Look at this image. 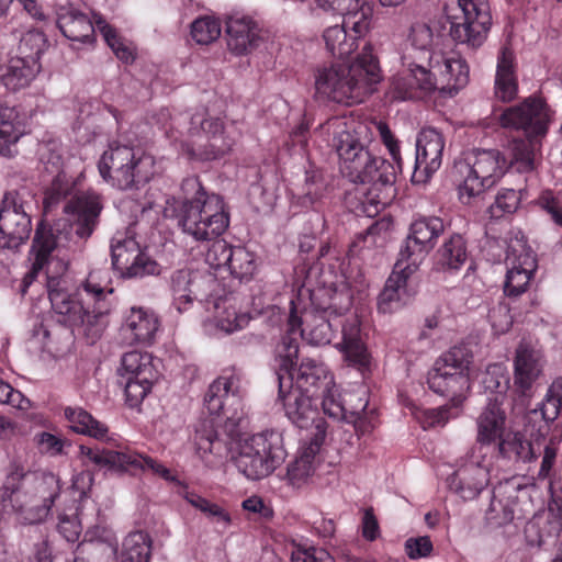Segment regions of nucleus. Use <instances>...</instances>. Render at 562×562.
<instances>
[{
	"mask_svg": "<svg viewBox=\"0 0 562 562\" xmlns=\"http://www.w3.org/2000/svg\"><path fill=\"white\" fill-rule=\"evenodd\" d=\"M102 210L101 196L87 191L76 194L65 204L64 212L70 218L59 220L54 225L41 221L30 250L32 267L25 277V280H34L45 269L48 297L57 322L70 328L71 333L77 330L83 335L89 344L99 340L106 328L111 302H92L81 293L77 296L68 293L65 279L68 263L54 260L52 254L59 247L82 248L95 231Z\"/></svg>",
	"mask_w": 562,
	"mask_h": 562,
	"instance_id": "obj_1",
	"label": "nucleus"
},
{
	"mask_svg": "<svg viewBox=\"0 0 562 562\" xmlns=\"http://www.w3.org/2000/svg\"><path fill=\"white\" fill-rule=\"evenodd\" d=\"M289 315L288 325L290 331L300 330L301 336L311 345L325 346L330 344L334 328L341 326L342 340L338 345L346 361L364 372L370 366V353L362 341L360 321L356 314L340 318L350 310L351 296L348 292L337 293L331 296V302L323 308H315L305 314L302 321L294 311V303Z\"/></svg>",
	"mask_w": 562,
	"mask_h": 562,
	"instance_id": "obj_2",
	"label": "nucleus"
},
{
	"mask_svg": "<svg viewBox=\"0 0 562 562\" xmlns=\"http://www.w3.org/2000/svg\"><path fill=\"white\" fill-rule=\"evenodd\" d=\"M241 373L235 368L225 370L214 380L205 395L204 405L210 416L199 419L194 429V443L202 459L213 456L217 460L228 457L235 440L237 413L229 415L227 405L240 404Z\"/></svg>",
	"mask_w": 562,
	"mask_h": 562,
	"instance_id": "obj_3",
	"label": "nucleus"
},
{
	"mask_svg": "<svg viewBox=\"0 0 562 562\" xmlns=\"http://www.w3.org/2000/svg\"><path fill=\"white\" fill-rule=\"evenodd\" d=\"M60 492V480L54 473L29 471L12 461L0 488V499L10 503L22 522L33 525L49 516Z\"/></svg>",
	"mask_w": 562,
	"mask_h": 562,
	"instance_id": "obj_4",
	"label": "nucleus"
},
{
	"mask_svg": "<svg viewBox=\"0 0 562 562\" xmlns=\"http://www.w3.org/2000/svg\"><path fill=\"white\" fill-rule=\"evenodd\" d=\"M381 80L380 67L366 44L362 53L349 66L333 65L315 72L316 97L322 100L352 105L361 103Z\"/></svg>",
	"mask_w": 562,
	"mask_h": 562,
	"instance_id": "obj_5",
	"label": "nucleus"
},
{
	"mask_svg": "<svg viewBox=\"0 0 562 562\" xmlns=\"http://www.w3.org/2000/svg\"><path fill=\"white\" fill-rule=\"evenodd\" d=\"M182 201L177 210L178 224L198 241H211L229 225V214L221 195L207 193L199 177H187L181 182Z\"/></svg>",
	"mask_w": 562,
	"mask_h": 562,
	"instance_id": "obj_6",
	"label": "nucleus"
},
{
	"mask_svg": "<svg viewBox=\"0 0 562 562\" xmlns=\"http://www.w3.org/2000/svg\"><path fill=\"white\" fill-rule=\"evenodd\" d=\"M98 170L102 179L120 190L137 188L154 175V161L134 147L112 143L101 155Z\"/></svg>",
	"mask_w": 562,
	"mask_h": 562,
	"instance_id": "obj_7",
	"label": "nucleus"
},
{
	"mask_svg": "<svg viewBox=\"0 0 562 562\" xmlns=\"http://www.w3.org/2000/svg\"><path fill=\"white\" fill-rule=\"evenodd\" d=\"M285 457L282 434L265 430L239 442L233 462L248 480L257 481L270 475Z\"/></svg>",
	"mask_w": 562,
	"mask_h": 562,
	"instance_id": "obj_8",
	"label": "nucleus"
},
{
	"mask_svg": "<svg viewBox=\"0 0 562 562\" xmlns=\"http://www.w3.org/2000/svg\"><path fill=\"white\" fill-rule=\"evenodd\" d=\"M449 35L457 45L475 50L486 41L492 25L487 0H445Z\"/></svg>",
	"mask_w": 562,
	"mask_h": 562,
	"instance_id": "obj_9",
	"label": "nucleus"
},
{
	"mask_svg": "<svg viewBox=\"0 0 562 562\" xmlns=\"http://www.w3.org/2000/svg\"><path fill=\"white\" fill-rule=\"evenodd\" d=\"M358 157L342 176L350 182L370 184L367 201L374 206H385L395 194L396 168L386 159L373 155L364 145Z\"/></svg>",
	"mask_w": 562,
	"mask_h": 562,
	"instance_id": "obj_10",
	"label": "nucleus"
},
{
	"mask_svg": "<svg viewBox=\"0 0 562 562\" xmlns=\"http://www.w3.org/2000/svg\"><path fill=\"white\" fill-rule=\"evenodd\" d=\"M461 173H465L459 186V194L467 203L492 188L506 171V159L498 149H475L460 165Z\"/></svg>",
	"mask_w": 562,
	"mask_h": 562,
	"instance_id": "obj_11",
	"label": "nucleus"
},
{
	"mask_svg": "<svg viewBox=\"0 0 562 562\" xmlns=\"http://www.w3.org/2000/svg\"><path fill=\"white\" fill-rule=\"evenodd\" d=\"M498 124L505 130L522 132L525 136L543 138L550 124L549 108L542 98L530 95L503 110Z\"/></svg>",
	"mask_w": 562,
	"mask_h": 562,
	"instance_id": "obj_12",
	"label": "nucleus"
},
{
	"mask_svg": "<svg viewBox=\"0 0 562 562\" xmlns=\"http://www.w3.org/2000/svg\"><path fill=\"white\" fill-rule=\"evenodd\" d=\"M25 190L8 191L0 207V248L14 250L30 237L31 217L24 209Z\"/></svg>",
	"mask_w": 562,
	"mask_h": 562,
	"instance_id": "obj_13",
	"label": "nucleus"
},
{
	"mask_svg": "<svg viewBox=\"0 0 562 562\" xmlns=\"http://www.w3.org/2000/svg\"><path fill=\"white\" fill-rule=\"evenodd\" d=\"M111 257L113 268L124 279L158 276L161 271L159 263L142 251L139 244L133 237L114 238L111 245Z\"/></svg>",
	"mask_w": 562,
	"mask_h": 562,
	"instance_id": "obj_14",
	"label": "nucleus"
},
{
	"mask_svg": "<svg viewBox=\"0 0 562 562\" xmlns=\"http://www.w3.org/2000/svg\"><path fill=\"white\" fill-rule=\"evenodd\" d=\"M321 127L331 136L329 144L339 157V167L342 173L357 159L358 149L364 146L360 139V134L361 130H366V126L356 124L353 120L334 116L328 119Z\"/></svg>",
	"mask_w": 562,
	"mask_h": 562,
	"instance_id": "obj_15",
	"label": "nucleus"
},
{
	"mask_svg": "<svg viewBox=\"0 0 562 562\" xmlns=\"http://www.w3.org/2000/svg\"><path fill=\"white\" fill-rule=\"evenodd\" d=\"M278 398L282 402L285 415L293 425L300 429H307L315 424L317 429L315 439L324 440L326 434L325 422L317 418V402L319 400L293 389V382L282 389L278 385Z\"/></svg>",
	"mask_w": 562,
	"mask_h": 562,
	"instance_id": "obj_16",
	"label": "nucleus"
},
{
	"mask_svg": "<svg viewBox=\"0 0 562 562\" xmlns=\"http://www.w3.org/2000/svg\"><path fill=\"white\" fill-rule=\"evenodd\" d=\"M215 283L214 278L193 272L190 269L173 271L169 278V288L176 308L181 313L187 311L193 301H207Z\"/></svg>",
	"mask_w": 562,
	"mask_h": 562,
	"instance_id": "obj_17",
	"label": "nucleus"
},
{
	"mask_svg": "<svg viewBox=\"0 0 562 562\" xmlns=\"http://www.w3.org/2000/svg\"><path fill=\"white\" fill-rule=\"evenodd\" d=\"M507 260L510 261V268L506 274L504 293L516 297L527 290L537 269V260L531 248L527 247L522 240L508 246Z\"/></svg>",
	"mask_w": 562,
	"mask_h": 562,
	"instance_id": "obj_18",
	"label": "nucleus"
},
{
	"mask_svg": "<svg viewBox=\"0 0 562 562\" xmlns=\"http://www.w3.org/2000/svg\"><path fill=\"white\" fill-rule=\"evenodd\" d=\"M443 147V137L437 130L423 128L416 139L413 178L424 177L418 181H425L436 172L441 166Z\"/></svg>",
	"mask_w": 562,
	"mask_h": 562,
	"instance_id": "obj_19",
	"label": "nucleus"
},
{
	"mask_svg": "<svg viewBox=\"0 0 562 562\" xmlns=\"http://www.w3.org/2000/svg\"><path fill=\"white\" fill-rule=\"evenodd\" d=\"M225 32L228 49L238 56L257 49L263 41L261 27L247 15L228 16Z\"/></svg>",
	"mask_w": 562,
	"mask_h": 562,
	"instance_id": "obj_20",
	"label": "nucleus"
},
{
	"mask_svg": "<svg viewBox=\"0 0 562 562\" xmlns=\"http://www.w3.org/2000/svg\"><path fill=\"white\" fill-rule=\"evenodd\" d=\"M562 407V378L555 379L549 386L544 400L538 407L526 415L527 427H532V437H546L550 430V424L560 415Z\"/></svg>",
	"mask_w": 562,
	"mask_h": 562,
	"instance_id": "obj_21",
	"label": "nucleus"
},
{
	"mask_svg": "<svg viewBox=\"0 0 562 562\" xmlns=\"http://www.w3.org/2000/svg\"><path fill=\"white\" fill-rule=\"evenodd\" d=\"M427 384L436 394L459 400L470 389V376L438 358L427 374Z\"/></svg>",
	"mask_w": 562,
	"mask_h": 562,
	"instance_id": "obj_22",
	"label": "nucleus"
},
{
	"mask_svg": "<svg viewBox=\"0 0 562 562\" xmlns=\"http://www.w3.org/2000/svg\"><path fill=\"white\" fill-rule=\"evenodd\" d=\"M295 390L310 397L321 398L330 386H335L334 378L327 367L315 359L306 358L300 363L293 384Z\"/></svg>",
	"mask_w": 562,
	"mask_h": 562,
	"instance_id": "obj_23",
	"label": "nucleus"
},
{
	"mask_svg": "<svg viewBox=\"0 0 562 562\" xmlns=\"http://www.w3.org/2000/svg\"><path fill=\"white\" fill-rule=\"evenodd\" d=\"M191 123L200 124L201 130L209 135L206 143L196 154L199 159L216 160L231 153L235 138L223 127L218 119H202L201 115H193Z\"/></svg>",
	"mask_w": 562,
	"mask_h": 562,
	"instance_id": "obj_24",
	"label": "nucleus"
},
{
	"mask_svg": "<svg viewBox=\"0 0 562 562\" xmlns=\"http://www.w3.org/2000/svg\"><path fill=\"white\" fill-rule=\"evenodd\" d=\"M488 481V470L479 462H470L452 473L447 483L451 492L464 501H470L485 488Z\"/></svg>",
	"mask_w": 562,
	"mask_h": 562,
	"instance_id": "obj_25",
	"label": "nucleus"
},
{
	"mask_svg": "<svg viewBox=\"0 0 562 562\" xmlns=\"http://www.w3.org/2000/svg\"><path fill=\"white\" fill-rule=\"evenodd\" d=\"M159 328L157 315L143 307H132L124 318L122 333L131 344L149 345Z\"/></svg>",
	"mask_w": 562,
	"mask_h": 562,
	"instance_id": "obj_26",
	"label": "nucleus"
},
{
	"mask_svg": "<svg viewBox=\"0 0 562 562\" xmlns=\"http://www.w3.org/2000/svg\"><path fill=\"white\" fill-rule=\"evenodd\" d=\"M541 137H513L508 140L503 157L506 159V169L512 168L520 173L531 172L536 169L537 153L541 147Z\"/></svg>",
	"mask_w": 562,
	"mask_h": 562,
	"instance_id": "obj_27",
	"label": "nucleus"
},
{
	"mask_svg": "<svg viewBox=\"0 0 562 562\" xmlns=\"http://www.w3.org/2000/svg\"><path fill=\"white\" fill-rule=\"evenodd\" d=\"M26 133V117L16 108L0 105V155L14 157L16 143Z\"/></svg>",
	"mask_w": 562,
	"mask_h": 562,
	"instance_id": "obj_28",
	"label": "nucleus"
},
{
	"mask_svg": "<svg viewBox=\"0 0 562 562\" xmlns=\"http://www.w3.org/2000/svg\"><path fill=\"white\" fill-rule=\"evenodd\" d=\"M518 95V78L516 74L514 52L502 47L497 57V66L494 81V98L501 102L508 103Z\"/></svg>",
	"mask_w": 562,
	"mask_h": 562,
	"instance_id": "obj_29",
	"label": "nucleus"
},
{
	"mask_svg": "<svg viewBox=\"0 0 562 562\" xmlns=\"http://www.w3.org/2000/svg\"><path fill=\"white\" fill-rule=\"evenodd\" d=\"M428 66L435 69L440 89L458 91L469 81V66L461 58H447L442 54L429 55Z\"/></svg>",
	"mask_w": 562,
	"mask_h": 562,
	"instance_id": "obj_30",
	"label": "nucleus"
},
{
	"mask_svg": "<svg viewBox=\"0 0 562 562\" xmlns=\"http://www.w3.org/2000/svg\"><path fill=\"white\" fill-rule=\"evenodd\" d=\"M496 394L488 400L487 405L477 417L476 441L481 445H491L504 436L505 412L501 407L499 396Z\"/></svg>",
	"mask_w": 562,
	"mask_h": 562,
	"instance_id": "obj_31",
	"label": "nucleus"
},
{
	"mask_svg": "<svg viewBox=\"0 0 562 562\" xmlns=\"http://www.w3.org/2000/svg\"><path fill=\"white\" fill-rule=\"evenodd\" d=\"M542 356L540 351L528 344H520L515 357V384L525 394L538 379L542 369Z\"/></svg>",
	"mask_w": 562,
	"mask_h": 562,
	"instance_id": "obj_32",
	"label": "nucleus"
},
{
	"mask_svg": "<svg viewBox=\"0 0 562 562\" xmlns=\"http://www.w3.org/2000/svg\"><path fill=\"white\" fill-rule=\"evenodd\" d=\"M292 333L289 330L286 335L282 336L276 349L278 367L273 379L280 389L291 385L294 380L292 370L299 356V341L292 337Z\"/></svg>",
	"mask_w": 562,
	"mask_h": 562,
	"instance_id": "obj_33",
	"label": "nucleus"
},
{
	"mask_svg": "<svg viewBox=\"0 0 562 562\" xmlns=\"http://www.w3.org/2000/svg\"><path fill=\"white\" fill-rule=\"evenodd\" d=\"M57 26L65 37L74 42L89 43L94 36V27L88 15L75 9L60 12Z\"/></svg>",
	"mask_w": 562,
	"mask_h": 562,
	"instance_id": "obj_34",
	"label": "nucleus"
},
{
	"mask_svg": "<svg viewBox=\"0 0 562 562\" xmlns=\"http://www.w3.org/2000/svg\"><path fill=\"white\" fill-rule=\"evenodd\" d=\"M468 260L467 241L460 234L445 239L436 251V266L445 272L458 271Z\"/></svg>",
	"mask_w": 562,
	"mask_h": 562,
	"instance_id": "obj_35",
	"label": "nucleus"
},
{
	"mask_svg": "<svg viewBox=\"0 0 562 562\" xmlns=\"http://www.w3.org/2000/svg\"><path fill=\"white\" fill-rule=\"evenodd\" d=\"M323 440L315 439L299 451L297 456L286 467V479L293 486L304 484L315 471V457Z\"/></svg>",
	"mask_w": 562,
	"mask_h": 562,
	"instance_id": "obj_36",
	"label": "nucleus"
},
{
	"mask_svg": "<svg viewBox=\"0 0 562 562\" xmlns=\"http://www.w3.org/2000/svg\"><path fill=\"white\" fill-rule=\"evenodd\" d=\"M363 36H356V33L345 24L329 26L324 31L323 38L327 50L336 58L348 57L357 47V40Z\"/></svg>",
	"mask_w": 562,
	"mask_h": 562,
	"instance_id": "obj_37",
	"label": "nucleus"
},
{
	"mask_svg": "<svg viewBox=\"0 0 562 562\" xmlns=\"http://www.w3.org/2000/svg\"><path fill=\"white\" fill-rule=\"evenodd\" d=\"M126 450H113L99 447L79 446V456L83 464L93 463L99 469H106L111 472H124V462L130 460L125 457Z\"/></svg>",
	"mask_w": 562,
	"mask_h": 562,
	"instance_id": "obj_38",
	"label": "nucleus"
},
{
	"mask_svg": "<svg viewBox=\"0 0 562 562\" xmlns=\"http://www.w3.org/2000/svg\"><path fill=\"white\" fill-rule=\"evenodd\" d=\"M409 277L393 270L378 299V308L386 314L401 306L406 295V285Z\"/></svg>",
	"mask_w": 562,
	"mask_h": 562,
	"instance_id": "obj_39",
	"label": "nucleus"
},
{
	"mask_svg": "<svg viewBox=\"0 0 562 562\" xmlns=\"http://www.w3.org/2000/svg\"><path fill=\"white\" fill-rule=\"evenodd\" d=\"M151 546V537L146 531L130 532L123 541L119 562H149Z\"/></svg>",
	"mask_w": 562,
	"mask_h": 562,
	"instance_id": "obj_40",
	"label": "nucleus"
},
{
	"mask_svg": "<svg viewBox=\"0 0 562 562\" xmlns=\"http://www.w3.org/2000/svg\"><path fill=\"white\" fill-rule=\"evenodd\" d=\"M41 68V63L26 61L20 57L13 58L2 77L3 83L12 91L24 88L35 78Z\"/></svg>",
	"mask_w": 562,
	"mask_h": 562,
	"instance_id": "obj_41",
	"label": "nucleus"
},
{
	"mask_svg": "<svg viewBox=\"0 0 562 562\" xmlns=\"http://www.w3.org/2000/svg\"><path fill=\"white\" fill-rule=\"evenodd\" d=\"M445 229L446 225L441 217L420 215L412 222L409 234L417 243L423 244L427 249L431 250L437 238Z\"/></svg>",
	"mask_w": 562,
	"mask_h": 562,
	"instance_id": "obj_42",
	"label": "nucleus"
},
{
	"mask_svg": "<svg viewBox=\"0 0 562 562\" xmlns=\"http://www.w3.org/2000/svg\"><path fill=\"white\" fill-rule=\"evenodd\" d=\"M428 251L429 249L423 244L417 243V240L408 234L400 249L394 270L411 278V276L417 271L423 258Z\"/></svg>",
	"mask_w": 562,
	"mask_h": 562,
	"instance_id": "obj_43",
	"label": "nucleus"
},
{
	"mask_svg": "<svg viewBox=\"0 0 562 562\" xmlns=\"http://www.w3.org/2000/svg\"><path fill=\"white\" fill-rule=\"evenodd\" d=\"M65 417L70 424V428L77 434L87 435L95 439L103 438L108 432V427L97 420L82 408H65Z\"/></svg>",
	"mask_w": 562,
	"mask_h": 562,
	"instance_id": "obj_44",
	"label": "nucleus"
},
{
	"mask_svg": "<svg viewBox=\"0 0 562 562\" xmlns=\"http://www.w3.org/2000/svg\"><path fill=\"white\" fill-rule=\"evenodd\" d=\"M348 10L344 12L345 24L356 33L366 36L371 27L372 8L366 0H345Z\"/></svg>",
	"mask_w": 562,
	"mask_h": 562,
	"instance_id": "obj_45",
	"label": "nucleus"
},
{
	"mask_svg": "<svg viewBox=\"0 0 562 562\" xmlns=\"http://www.w3.org/2000/svg\"><path fill=\"white\" fill-rule=\"evenodd\" d=\"M389 237V223L384 220L373 222L366 232L359 234L349 248L351 256H358L363 249L382 247Z\"/></svg>",
	"mask_w": 562,
	"mask_h": 562,
	"instance_id": "obj_46",
	"label": "nucleus"
},
{
	"mask_svg": "<svg viewBox=\"0 0 562 562\" xmlns=\"http://www.w3.org/2000/svg\"><path fill=\"white\" fill-rule=\"evenodd\" d=\"M109 270L108 269H94L89 272L87 279L82 283L81 288L72 296H77L79 293L85 299L98 302V300H109V294L113 293V289L109 288Z\"/></svg>",
	"mask_w": 562,
	"mask_h": 562,
	"instance_id": "obj_47",
	"label": "nucleus"
},
{
	"mask_svg": "<svg viewBox=\"0 0 562 562\" xmlns=\"http://www.w3.org/2000/svg\"><path fill=\"white\" fill-rule=\"evenodd\" d=\"M499 454L504 458L530 461L535 458L533 447L519 432H508L498 442Z\"/></svg>",
	"mask_w": 562,
	"mask_h": 562,
	"instance_id": "obj_48",
	"label": "nucleus"
},
{
	"mask_svg": "<svg viewBox=\"0 0 562 562\" xmlns=\"http://www.w3.org/2000/svg\"><path fill=\"white\" fill-rule=\"evenodd\" d=\"M227 268L234 278L240 281H249L257 269L255 256L245 247L235 246L233 252H231Z\"/></svg>",
	"mask_w": 562,
	"mask_h": 562,
	"instance_id": "obj_49",
	"label": "nucleus"
},
{
	"mask_svg": "<svg viewBox=\"0 0 562 562\" xmlns=\"http://www.w3.org/2000/svg\"><path fill=\"white\" fill-rule=\"evenodd\" d=\"M122 378L143 376L144 371H150L153 376H158V371L151 363V357L139 351H130L122 356L121 367L117 370Z\"/></svg>",
	"mask_w": 562,
	"mask_h": 562,
	"instance_id": "obj_50",
	"label": "nucleus"
},
{
	"mask_svg": "<svg viewBox=\"0 0 562 562\" xmlns=\"http://www.w3.org/2000/svg\"><path fill=\"white\" fill-rule=\"evenodd\" d=\"M158 376H153L150 371H144L143 376H126L124 393L130 407H137L147 394Z\"/></svg>",
	"mask_w": 562,
	"mask_h": 562,
	"instance_id": "obj_51",
	"label": "nucleus"
},
{
	"mask_svg": "<svg viewBox=\"0 0 562 562\" xmlns=\"http://www.w3.org/2000/svg\"><path fill=\"white\" fill-rule=\"evenodd\" d=\"M48 46V41L42 31L30 30L20 40L18 57L26 61L40 63L41 56Z\"/></svg>",
	"mask_w": 562,
	"mask_h": 562,
	"instance_id": "obj_52",
	"label": "nucleus"
},
{
	"mask_svg": "<svg viewBox=\"0 0 562 562\" xmlns=\"http://www.w3.org/2000/svg\"><path fill=\"white\" fill-rule=\"evenodd\" d=\"M125 457H130V460L124 462V472L137 469L143 471L149 470L165 481L178 482L177 477L171 474V471L156 459L130 450H126Z\"/></svg>",
	"mask_w": 562,
	"mask_h": 562,
	"instance_id": "obj_53",
	"label": "nucleus"
},
{
	"mask_svg": "<svg viewBox=\"0 0 562 562\" xmlns=\"http://www.w3.org/2000/svg\"><path fill=\"white\" fill-rule=\"evenodd\" d=\"M409 74L406 78L408 81V88L419 89L425 92H430L435 89H439L437 75L435 74V69L430 66L427 68L422 64L409 63L408 64Z\"/></svg>",
	"mask_w": 562,
	"mask_h": 562,
	"instance_id": "obj_54",
	"label": "nucleus"
},
{
	"mask_svg": "<svg viewBox=\"0 0 562 562\" xmlns=\"http://www.w3.org/2000/svg\"><path fill=\"white\" fill-rule=\"evenodd\" d=\"M447 366L459 369L464 375L470 376V367L473 362V350L469 344L462 342L451 347L439 357Z\"/></svg>",
	"mask_w": 562,
	"mask_h": 562,
	"instance_id": "obj_55",
	"label": "nucleus"
},
{
	"mask_svg": "<svg viewBox=\"0 0 562 562\" xmlns=\"http://www.w3.org/2000/svg\"><path fill=\"white\" fill-rule=\"evenodd\" d=\"M520 204V192L514 189H504L497 193L495 201L488 207L492 218H501L517 211Z\"/></svg>",
	"mask_w": 562,
	"mask_h": 562,
	"instance_id": "obj_56",
	"label": "nucleus"
},
{
	"mask_svg": "<svg viewBox=\"0 0 562 562\" xmlns=\"http://www.w3.org/2000/svg\"><path fill=\"white\" fill-rule=\"evenodd\" d=\"M221 35V25L217 20L204 16L196 19L191 24V36L201 45H207Z\"/></svg>",
	"mask_w": 562,
	"mask_h": 562,
	"instance_id": "obj_57",
	"label": "nucleus"
},
{
	"mask_svg": "<svg viewBox=\"0 0 562 562\" xmlns=\"http://www.w3.org/2000/svg\"><path fill=\"white\" fill-rule=\"evenodd\" d=\"M291 552L292 562H336L334 557L325 549L293 541Z\"/></svg>",
	"mask_w": 562,
	"mask_h": 562,
	"instance_id": "obj_58",
	"label": "nucleus"
},
{
	"mask_svg": "<svg viewBox=\"0 0 562 562\" xmlns=\"http://www.w3.org/2000/svg\"><path fill=\"white\" fill-rule=\"evenodd\" d=\"M321 405L324 413L334 419H348V407L346 406V400L340 398L337 393L336 385L330 386L328 392L321 395Z\"/></svg>",
	"mask_w": 562,
	"mask_h": 562,
	"instance_id": "obj_59",
	"label": "nucleus"
},
{
	"mask_svg": "<svg viewBox=\"0 0 562 562\" xmlns=\"http://www.w3.org/2000/svg\"><path fill=\"white\" fill-rule=\"evenodd\" d=\"M183 497L194 508L201 510L202 513L206 514L210 517L216 518V520L218 522H223L224 526L229 525V522H231L229 514L227 512H225L218 505L209 502L204 497H202L193 492H186L183 494Z\"/></svg>",
	"mask_w": 562,
	"mask_h": 562,
	"instance_id": "obj_60",
	"label": "nucleus"
},
{
	"mask_svg": "<svg viewBox=\"0 0 562 562\" xmlns=\"http://www.w3.org/2000/svg\"><path fill=\"white\" fill-rule=\"evenodd\" d=\"M536 204L546 212L551 221L562 228V194L551 190L542 191L536 200Z\"/></svg>",
	"mask_w": 562,
	"mask_h": 562,
	"instance_id": "obj_61",
	"label": "nucleus"
},
{
	"mask_svg": "<svg viewBox=\"0 0 562 562\" xmlns=\"http://www.w3.org/2000/svg\"><path fill=\"white\" fill-rule=\"evenodd\" d=\"M234 246L227 244L224 239H213V244L207 249L205 255L206 262L215 268L227 267L231 259V252H233Z\"/></svg>",
	"mask_w": 562,
	"mask_h": 562,
	"instance_id": "obj_62",
	"label": "nucleus"
},
{
	"mask_svg": "<svg viewBox=\"0 0 562 562\" xmlns=\"http://www.w3.org/2000/svg\"><path fill=\"white\" fill-rule=\"evenodd\" d=\"M98 25L106 44L111 47L115 56L124 63L133 61L134 56L132 50L122 42L116 31L108 24L100 25V23H98Z\"/></svg>",
	"mask_w": 562,
	"mask_h": 562,
	"instance_id": "obj_63",
	"label": "nucleus"
},
{
	"mask_svg": "<svg viewBox=\"0 0 562 562\" xmlns=\"http://www.w3.org/2000/svg\"><path fill=\"white\" fill-rule=\"evenodd\" d=\"M345 400L348 407V419L346 422L353 424L356 429H361L363 423L361 414L368 406L366 393H349L345 395Z\"/></svg>",
	"mask_w": 562,
	"mask_h": 562,
	"instance_id": "obj_64",
	"label": "nucleus"
}]
</instances>
